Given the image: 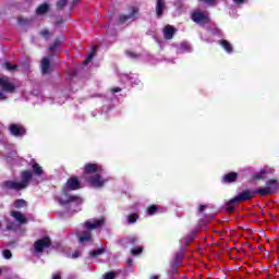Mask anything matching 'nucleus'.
Instances as JSON below:
<instances>
[{
  "label": "nucleus",
  "instance_id": "43",
  "mask_svg": "<svg viewBox=\"0 0 279 279\" xmlns=\"http://www.w3.org/2000/svg\"><path fill=\"white\" fill-rule=\"evenodd\" d=\"M112 93H121V88L116 87V88L112 89Z\"/></svg>",
  "mask_w": 279,
  "mask_h": 279
},
{
  "label": "nucleus",
  "instance_id": "20",
  "mask_svg": "<svg viewBox=\"0 0 279 279\" xmlns=\"http://www.w3.org/2000/svg\"><path fill=\"white\" fill-rule=\"evenodd\" d=\"M14 208H27V202L25 199H16L13 204Z\"/></svg>",
  "mask_w": 279,
  "mask_h": 279
},
{
  "label": "nucleus",
  "instance_id": "21",
  "mask_svg": "<svg viewBox=\"0 0 279 279\" xmlns=\"http://www.w3.org/2000/svg\"><path fill=\"white\" fill-rule=\"evenodd\" d=\"M48 11H49V4L47 3L40 4L36 10L37 14H46V12Z\"/></svg>",
  "mask_w": 279,
  "mask_h": 279
},
{
  "label": "nucleus",
  "instance_id": "34",
  "mask_svg": "<svg viewBox=\"0 0 279 279\" xmlns=\"http://www.w3.org/2000/svg\"><path fill=\"white\" fill-rule=\"evenodd\" d=\"M113 278H116L114 272H107V274L105 275V277H104V279H113Z\"/></svg>",
  "mask_w": 279,
  "mask_h": 279
},
{
  "label": "nucleus",
  "instance_id": "48",
  "mask_svg": "<svg viewBox=\"0 0 279 279\" xmlns=\"http://www.w3.org/2000/svg\"><path fill=\"white\" fill-rule=\"evenodd\" d=\"M189 241H193V236Z\"/></svg>",
  "mask_w": 279,
  "mask_h": 279
},
{
  "label": "nucleus",
  "instance_id": "10",
  "mask_svg": "<svg viewBox=\"0 0 279 279\" xmlns=\"http://www.w3.org/2000/svg\"><path fill=\"white\" fill-rule=\"evenodd\" d=\"M277 182L276 180H269L267 182V186L266 187H260L257 189L255 192L253 193H257L258 195H271V193H274V186H276Z\"/></svg>",
  "mask_w": 279,
  "mask_h": 279
},
{
  "label": "nucleus",
  "instance_id": "46",
  "mask_svg": "<svg viewBox=\"0 0 279 279\" xmlns=\"http://www.w3.org/2000/svg\"><path fill=\"white\" fill-rule=\"evenodd\" d=\"M150 279H160L158 276H151Z\"/></svg>",
  "mask_w": 279,
  "mask_h": 279
},
{
  "label": "nucleus",
  "instance_id": "44",
  "mask_svg": "<svg viewBox=\"0 0 279 279\" xmlns=\"http://www.w3.org/2000/svg\"><path fill=\"white\" fill-rule=\"evenodd\" d=\"M80 0H73L72 1V8H75V5H77V2H78Z\"/></svg>",
  "mask_w": 279,
  "mask_h": 279
},
{
  "label": "nucleus",
  "instance_id": "23",
  "mask_svg": "<svg viewBox=\"0 0 279 279\" xmlns=\"http://www.w3.org/2000/svg\"><path fill=\"white\" fill-rule=\"evenodd\" d=\"M104 252H106V250L98 248L96 251L90 252L89 256H92V258H95L96 256H101V254H104Z\"/></svg>",
  "mask_w": 279,
  "mask_h": 279
},
{
  "label": "nucleus",
  "instance_id": "5",
  "mask_svg": "<svg viewBox=\"0 0 279 279\" xmlns=\"http://www.w3.org/2000/svg\"><path fill=\"white\" fill-rule=\"evenodd\" d=\"M50 245H51V240L49 238H43L37 240L34 243V254H36V256H40V254H43V252H45L47 247H50Z\"/></svg>",
  "mask_w": 279,
  "mask_h": 279
},
{
  "label": "nucleus",
  "instance_id": "1",
  "mask_svg": "<svg viewBox=\"0 0 279 279\" xmlns=\"http://www.w3.org/2000/svg\"><path fill=\"white\" fill-rule=\"evenodd\" d=\"M104 169L97 163H87L84 168V179L94 189H102L108 182V179L101 177Z\"/></svg>",
  "mask_w": 279,
  "mask_h": 279
},
{
  "label": "nucleus",
  "instance_id": "26",
  "mask_svg": "<svg viewBox=\"0 0 279 279\" xmlns=\"http://www.w3.org/2000/svg\"><path fill=\"white\" fill-rule=\"evenodd\" d=\"M2 66L7 69V71H16V65H12L10 62L3 63Z\"/></svg>",
  "mask_w": 279,
  "mask_h": 279
},
{
  "label": "nucleus",
  "instance_id": "32",
  "mask_svg": "<svg viewBox=\"0 0 279 279\" xmlns=\"http://www.w3.org/2000/svg\"><path fill=\"white\" fill-rule=\"evenodd\" d=\"M3 258H7V259L12 258V252H10V250L3 251Z\"/></svg>",
  "mask_w": 279,
  "mask_h": 279
},
{
  "label": "nucleus",
  "instance_id": "6",
  "mask_svg": "<svg viewBox=\"0 0 279 279\" xmlns=\"http://www.w3.org/2000/svg\"><path fill=\"white\" fill-rule=\"evenodd\" d=\"M192 21L197 23V25H206V23L210 22V16H208V12L196 10L192 13Z\"/></svg>",
  "mask_w": 279,
  "mask_h": 279
},
{
  "label": "nucleus",
  "instance_id": "35",
  "mask_svg": "<svg viewBox=\"0 0 279 279\" xmlns=\"http://www.w3.org/2000/svg\"><path fill=\"white\" fill-rule=\"evenodd\" d=\"M60 45L59 41H54L52 46L49 47V51H56L57 47Z\"/></svg>",
  "mask_w": 279,
  "mask_h": 279
},
{
  "label": "nucleus",
  "instance_id": "39",
  "mask_svg": "<svg viewBox=\"0 0 279 279\" xmlns=\"http://www.w3.org/2000/svg\"><path fill=\"white\" fill-rule=\"evenodd\" d=\"M126 56H129V58H136V54L132 51H126Z\"/></svg>",
  "mask_w": 279,
  "mask_h": 279
},
{
  "label": "nucleus",
  "instance_id": "24",
  "mask_svg": "<svg viewBox=\"0 0 279 279\" xmlns=\"http://www.w3.org/2000/svg\"><path fill=\"white\" fill-rule=\"evenodd\" d=\"M95 51L96 48H94L93 51L87 56L85 62H83L84 66H86L93 60V58H95Z\"/></svg>",
  "mask_w": 279,
  "mask_h": 279
},
{
  "label": "nucleus",
  "instance_id": "17",
  "mask_svg": "<svg viewBox=\"0 0 279 279\" xmlns=\"http://www.w3.org/2000/svg\"><path fill=\"white\" fill-rule=\"evenodd\" d=\"M31 165H32V168H33V173L35 175H37V178H40L41 175L45 174V170H43V167H40V165H38L34 161H32Z\"/></svg>",
  "mask_w": 279,
  "mask_h": 279
},
{
  "label": "nucleus",
  "instance_id": "27",
  "mask_svg": "<svg viewBox=\"0 0 279 279\" xmlns=\"http://www.w3.org/2000/svg\"><path fill=\"white\" fill-rule=\"evenodd\" d=\"M66 3H69V0H58L57 8L59 10H62V8H64V5H66Z\"/></svg>",
  "mask_w": 279,
  "mask_h": 279
},
{
  "label": "nucleus",
  "instance_id": "7",
  "mask_svg": "<svg viewBox=\"0 0 279 279\" xmlns=\"http://www.w3.org/2000/svg\"><path fill=\"white\" fill-rule=\"evenodd\" d=\"M0 88L3 93H14L16 90V85L5 75H0Z\"/></svg>",
  "mask_w": 279,
  "mask_h": 279
},
{
  "label": "nucleus",
  "instance_id": "33",
  "mask_svg": "<svg viewBox=\"0 0 279 279\" xmlns=\"http://www.w3.org/2000/svg\"><path fill=\"white\" fill-rule=\"evenodd\" d=\"M181 51H191V46H189V44H182Z\"/></svg>",
  "mask_w": 279,
  "mask_h": 279
},
{
  "label": "nucleus",
  "instance_id": "22",
  "mask_svg": "<svg viewBox=\"0 0 279 279\" xmlns=\"http://www.w3.org/2000/svg\"><path fill=\"white\" fill-rule=\"evenodd\" d=\"M267 174V170L263 169L260 172L254 174V180H265V175Z\"/></svg>",
  "mask_w": 279,
  "mask_h": 279
},
{
  "label": "nucleus",
  "instance_id": "31",
  "mask_svg": "<svg viewBox=\"0 0 279 279\" xmlns=\"http://www.w3.org/2000/svg\"><path fill=\"white\" fill-rule=\"evenodd\" d=\"M138 242V238L136 236H131L126 240V243H130L131 245H134V243Z\"/></svg>",
  "mask_w": 279,
  "mask_h": 279
},
{
  "label": "nucleus",
  "instance_id": "41",
  "mask_svg": "<svg viewBox=\"0 0 279 279\" xmlns=\"http://www.w3.org/2000/svg\"><path fill=\"white\" fill-rule=\"evenodd\" d=\"M233 3H236V4L245 3V0H233Z\"/></svg>",
  "mask_w": 279,
  "mask_h": 279
},
{
  "label": "nucleus",
  "instance_id": "18",
  "mask_svg": "<svg viewBox=\"0 0 279 279\" xmlns=\"http://www.w3.org/2000/svg\"><path fill=\"white\" fill-rule=\"evenodd\" d=\"M238 174L236 172H230L223 175V182H236Z\"/></svg>",
  "mask_w": 279,
  "mask_h": 279
},
{
  "label": "nucleus",
  "instance_id": "8",
  "mask_svg": "<svg viewBox=\"0 0 279 279\" xmlns=\"http://www.w3.org/2000/svg\"><path fill=\"white\" fill-rule=\"evenodd\" d=\"M252 197H254V192L250 191V190H245L244 192L240 193L238 196H235L234 198H231L229 201V204H241V202H247L250 199H252Z\"/></svg>",
  "mask_w": 279,
  "mask_h": 279
},
{
  "label": "nucleus",
  "instance_id": "9",
  "mask_svg": "<svg viewBox=\"0 0 279 279\" xmlns=\"http://www.w3.org/2000/svg\"><path fill=\"white\" fill-rule=\"evenodd\" d=\"M138 19V8L131 7L128 14L120 16V23H132Z\"/></svg>",
  "mask_w": 279,
  "mask_h": 279
},
{
  "label": "nucleus",
  "instance_id": "30",
  "mask_svg": "<svg viewBox=\"0 0 279 279\" xmlns=\"http://www.w3.org/2000/svg\"><path fill=\"white\" fill-rule=\"evenodd\" d=\"M202 1L203 3H205L206 5H215V3H217V0H198Z\"/></svg>",
  "mask_w": 279,
  "mask_h": 279
},
{
  "label": "nucleus",
  "instance_id": "25",
  "mask_svg": "<svg viewBox=\"0 0 279 279\" xmlns=\"http://www.w3.org/2000/svg\"><path fill=\"white\" fill-rule=\"evenodd\" d=\"M138 216L136 214H131L128 216V223H136Z\"/></svg>",
  "mask_w": 279,
  "mask_h": 279
},
{
  "label": "nucleus",
  "instance_id": "3",
  "mask_svg": "<svg viewBox=\"0 0 279 279\" xmlns=\"http://www.w3.org/2000/svg\"><path fill=\"white\" fill-rule=\"evenodd\" d=\"M21 178V182L7 181L4 183V186L7 189H11L12 191H23V189H27V186H29V182H32V172L26 170L22 172Z\"/></svg>",
  "mask_w": 279,
  "mask_h": 279
},
{
  "label": "nucleus",
  "instance_id": "12",
  "mask_svg": "<svg viewBox=\"0 0 279 279\" xmlns=\"http://www.w3.org/2000/svg\"><path fill=\"white\" fill-rule=\"evenodd\" d=\"M10 215L17 221V223H27V218L21 211L11 210Z\"/></svg>",
  "mask_w": 279,
  "mask_h": 279
},
{
  "label": "nucleus",
  "instance_id": "37",
  "mask_svg": "<svg viewBox=\"0 0 279 279\" xmlns=\"http://www.w3.org/2000/svg\"><path fill=\"white\" fill-rule=\"evenodd\" d=\"M41 36L44 38H49V31H47V29L41 31Z\"/></svg>",
  "mask_w": 279,
  "mask_h": 279
},
{
  "label": "nucleus",
  "instance_id": "28",
  "mask_svg": "<svg viewBox=\"0 0 279 279\" xmlns=\"http://www.w3.org/2000/svg\"><path fill=\"white\" fill-rule=\"evenodd\" d=\"M158 210V208H156V206H150V207H148V209H147V214L149 215V216H151V215H156V211Z\"/></svg>",
  "mask_w": 279,
  "mask_h": 279
},
{
  "label": "nucleus",
  "instance_id": "13",
  "mask_svg": "<svg viewBox=\"0 0 279 279\" xmlns=\"http://www.w3.org/2000/svg\"><path fill=\"white\" fill-rule=\"evenodd\" d=\"M66 189L69 191H77V189H80V181L77 180V178L73 177L69 179L66 182Z\"/></svg>",
  "mask_w": 279,
  "mask_h": 279
},
{
  "label": "nucleus",
  "instance_id": "45",
  "mask_svg": "<svg viewBox=\"0 0 279 279\" xmlns=\"http://www.w3.org/2000/svg\"><path fill=\"white\" fill-rule=\"evenodd\" d=\"M227 210H228V213H232V210H234V208H232V207H227Z\"/></svg>",
  "mask_w": 279,
  "mask_h": 279
},
{
  "label": "nucleus",
  "instance_id": "19",
  "mask_svg": "<svg viewBox=\"0 0 279 279\" xmlns=\"http://www.w3.org/2000/svg\"><path fill=\"white\" fill-rule=\"evenodd\" d=\"M221 47L227 51V53H232V44L228 40H221L220 41Z\"/></svg>",
  "mask_w": 279,
  "mask_h": 279
},
{
  "label": "nucleus",
  "instance_id": "4",
  "mask_svg": "<svg viewBox=\"0 0 279 279\" xmlns=\"http://www.w3.org/2000/svg\"><path fill=\"white\" fill-rule=\"evenodd\" d=\"M59 204H61V206L66 205L73 213H77L80 211V205L84 204V199L80 196L71 195L68 199L60 198Z\"/></svg>",
  "mask_w": 279,
  "mask_h": 279
},
{
  "label": "nucleus",
  "instance_id": "47",
  "mask_svg": "<svg viewBox=\"0 0 279 279\" xmlns=\"http://www.w3.org/2000/svg\"><path fill=\"white\" fill-rule=\"evenodd\" d=\"M128 264H129V265H132V259H128Z\"/></svg>",
  "mask_w": 279,
  "mask_h": 279
},
{
  "label": "nucleus",
  "instance_id": "42",
  "mask_svg": "<svg viewBox=\"0 0 279 279\" xmlns=\"http://www.w3.org/2000/svg\"><path fill=\"white\" fill-rule=\"evenodd\" d=\"M204 210H206V205H201L199 206V213H204Z\"/></svg>",
  "mask_w": 279,
  "mask_h": 279
},
{
  "label": "nucleus",
  "instance_id": "14",
  "mask_svg": "<svg viewBox=\"0 0 279 279\" xmlns=\"http://www.w3.org/2000/svg\"><path fill=\"white\" fill-rule=\"evenodd\" d=\"M165 10H167V4L165 0H157L156 14L159 19L160 16H162V13L165 12Z\"/></svg>",
  "mask_w": 279,
  "mask_h": 279
},
{
  "label": "nucleus",
  "instance_id": "40",
  "mask_svg": "<svg viewBox=\"0 0 279 279\" xmlns=\"http://www.w3.org/2000/svg\"><path fill=\"white\" fill-rule=\"evenodd\" d=\"M52 279H61L60 272H54V274L52 275Z\"/></svg>",
  "mask_w": 279,
  "mask_h": 279
},
{
  "label": "nucleus",
  "instance_id": "38",
  "mask_svg": "<svg viewBox=\"0 0 279 279\" xmlns=\"http://www.w3.org/2000/svg\"><path fill=\"white\" fill-rule=\"evenodd\" d=\"M8 99V96L3 92H0V101Z\"/></svg>",
  "mask_w": 279,
  "mask_h": 279
},
{
  "label": "nucleus",
  "instance_id": "16",
  "mask_svg": "<svg viewBox=\"0 0 279 279\" xmlns=\"http://www.w3.org/2000/svg\"><path fill=\"white\" fill-rule=\"evenodd\" d=\"M173 34H175V28H173V26L168 25L163 28V38H166V40H171Z\"/></svg>",
  "mask_w": 279,
  "mask_h": 279
},
{
  "label": "nucleus",
  "instance_id": "2",
  "mask_svg": "<svg viewBox=\"0 0 279 279\" xmlns=\"http://www.w3.org/2000/svg\"><path fill=\"white\" fill-rule=\"evenodd\" d=\"M105 223L106 220H104V218L90 219L88 221H85L83 228H85L86 231H83L82 234L78 235L80 243L90 242L93 239L90 230H99L100 228H104Z\"/></svg>",
  "mask_w": 279,
  "mask_h": 279
},
{
  "label": "nucleus",
  "instance_id": "29",
  "mask_svg": "<svg viewBox=\"0 0 279 279\" xmlns=\"http://www.w3.org/2000/svg\"><path fill=\"white\" fill-rule=\"evenodd\" d=\"M132 255L133 256H138V254H142L143 253V247H138V248H133L131 251Z\"/></svg>",
  "mask_w": 279,
  "mask_h": 279
},
{
  "label": "nucleus",
  "instance_id": "36",
  "mask_svg": "<svg viewBox=\"0 0 279 279\" xmlns=\"http://www.w3.org/2000/svg\"><path fill=\"white\" fill-rule=\"evenodd\" d=\"M81 255H82L81 251H74V253L72 254V258H80Z\"/></svg>",
  "mask_w": 279,
  "mask_h": 279
},
{
  "label": "nucleus",
  "instance_id": "11",
  "mask_svg": "<svg viewBox=\"0 0 279 279\" xmlns=\"http://www.w3.org/2000/svg\"><path fill=\"white\" fill-rule=\"evenodd\" d=\"M12 136H24L25 135V128L21 124H11L9 128Z\"/></svg>",
  "mask_w": 279,
  "mask_h": 279
},
{
  "label": "nucleus",
  "instance_id": "15",
  "mask_svg": "<svg viewBox=\"0 0 279 279\" xmlns=\"http://www.w3.org/2000/svg\"><path fill=\"white\" fill-rule=\"evenodd\" d=\"M41 73H44V75L51 73V64L49 63V58L47 57L41 60Z\"/></svg>",
  "mask_w": 279,
  "mask_h": 279
}]
</instances>
